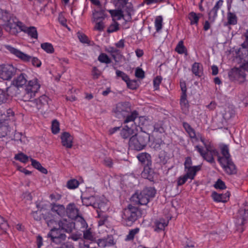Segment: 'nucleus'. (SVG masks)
<instances>
[{
    "mask_svg": "<svg viewBox=\"0 0 248 248\" xmlns=\"http://www.w3.org/2000/svg\"><path fill=\"white\" fill-rule=\"evenodd\" d=\"M58 228L67 233H71L75 228V223L69 219L62 218L58 221Z\"/></svg>",
    "mask_w": 248,
    "mask_h": 248,
    "instance_id": "nucleus-12",
    "label": "nucleus"
},
{
    "mask_svg": "<svg viewBox=\"0 0 248 248\" xmlns=\"http://www.w3.org/2000/svg\"><path fill=\"white\" fill-rule=\"evenodd\" d=\"M162 80V78L160 77L157 76L156 77L153 81L154 86L155 90H157L158 89L159 86L161 83Z\"/></svg>",
    "mask_w": 248,
    "mask_h": 248,
    "instance_id": "nucleus-59",
    "label": "nucleus"
},
{
    "mask_svg": "<svg viewBox=\"0 0 248 248\" xmlns=\"http://www.w3.org/2000/svg\"><path fill=\"white\" fill-rule=\"evenodd\" d=\"M101 75V72L96 67H93L92 71V75L94 79L99 78Z\"/></svg>",
    "mask_w": 248,
    "mask_h": 248,
    "instance_id": "nucleus-53",
    "label": "nucleus"
},
{
    "mask_svg": "<svg viewBox=\"0 0 248 248\" xmlns=\"http://www.w3.org/2000/svg\"><path fill=\"white\" fill-rule=\"evenodd\" d=\"M93 15L94 21L102 20L106 16L104 10L101 9L100 7H98L94 10Z\"/></svg>",
    "mask_w": 248,
    "mask_h": 248,
    "instance_id": "nucleus-26",
    "label": "nucleus"
},
{
    "mask_svg": "<svg viewBox=\"0 0 248 248\" xmlns=\"http://www.w3.org/2000/svg\"><path fill=\"white\" fill-rule=\"evenodd\" d=\"M0 112H1L0 113L5 117L4 119H2V121L10 119L11 117L13 118L14 116V112L10 108L6 109L2 107L0 108Z\"/></svg>",
    "mask_w": 248,
    "mask_h": 248,
    "instance_id": "nucleus-29",
    "label": "nucleus"
},
{
    "mask_svg": "<svg viewBox=\"0 0 248 248\" xmlns=\"http://www.w3.org/2000/svg\"><path fill=\"white\" fill-rule=\"evenodd\" d=\"M83 232V237L85 239L89 240L90 241L94 240V236L91 231V229H85L82 231Z\"/></svg>",
    "mask_w": 248,
    "mask_h": 248,
    "instance_id": "nucleus-45",
    "label": "nucleus"
},
{
    "mask_svg": "<svg viewBox=\"0 0 248 248\" xmlns=\"http://www.w3.org/2000/svg\"><path fill=\"white\" fill-rule=\"evenodd\" d=\"M187 95H181L180 100L181 108L186 113L189 107L188 101L186 99Z\"/></svg>",
    "mask_w": 248,
    "mask_h": 248,
    "instance_id": "nucleus-34",
    "label": "nucleus"
},
{
    "mask_svg": "<svg viewBox=\"0 0 248 248\" xmlns=\"http://www.w3.org/2000/svg\"><path fill=\"white\" fill-rule=\"evenodd\" d=\"M40 88V84L37 79L29 80L26 86L23 99L24 101H29L32 98Z\"/></svg>",
    "mask_w": 248,
    "mask_h": 248,
    "instance_id": "nucleus-6",
    "label": "nucleus"
},
{
    "mask_svg": "<svg viewBox=\"0 0 248 248\" xmlns=\"http://www.w3.org/2000/svg\"><path fill=\"white\" fill-rule=\"evenodd\" d=\"M41 48L47 53H52L54 49L51 44L49 43H44L41 45Z\"/></svg>",
    "mask_w": 248,
    "mask_h": 248,
    "instance_id": "nucleus-41",
    "label": "nucleus"
},
{
    "mask_svg": "<svg viewBox=\"0 0 248 248\" xmlns=\"http://www.w3.org/2000/svg\"><path fill=\"white\" fill-rule=\"evenodd\" d=\"M7 48L11 53L14 54L24 62L31 61L32 65L37 67H40L41 65V61L36 57H32L9 46H7Z\"/></svg>",
    "mask_w": 248,
    "mask_h": 248,
    "instance_id": "nucleus-7",
    "label": "nucleus"
},
{
    "mask_svg": "<svg viewBox=\"0 0 248 248\" xmlns=\"http://www.w3.org/2000/svg\"><path fill=\"white\" fill-rule=\"evenodd\" d=\"M234 114V111L232 109L227 108H225L222 113V117L224 120H228L232 117Z\"/></svg>",
    "mask_w": 248,
    "mask_h": 248,
    "instance_id": "nucleus-38",
    "label": "nucleus"
},
{
    "mask_svg": "<svg viewBox=\"0 0 248 248\" xmlns=\"http://www.w3.org/2000/svg\"><path fill=\"white\" fill-rule=\"evenodd\" d=\"M79 214V210L75 203L68 204L66 208L65 215L72 219L76 218Z\"/></svg>",
    "mask_w": 248,
    "mask_h": 248,
    "instance_id": "nucleus-17",
    "label": "nucleus"
},
{
    "mask_svg": "<svg viewBox=\"0 0 248 248\" xmlns=\"http://www.w3.org/2000/svg\"><path fill=\"white\" fill-rule=\"evenodd\" d=\"M31 161L32 166L34 168L37 169L44 174H46L47 173L46 169L42 167L41 164L38 161L32 158H31Z\"/></svg>",
    "mask_w": 248,
    "mask_h": 248,
    "instance_id": "nucleus-37",
    "label": "nucleus"
},
{
    "mask_svg": "<svg viewBox=\"0 0 248 248\" xmlns=\"http://www.w3.org/2000/svg\"><path fill=\"white\" fill-rule=\"evenodd\" d=\"M97 243L100 247L104 248L108 246L107 240L105 239H99Z\"/></svg>",
    "mask_w": 248,
    "mask_h": 248,
    "instance_id": "nucleus-64",
    "label": "nucleus"
},
{
    "mask_svg": "<svg viewBox=\"0 0 248 248\" xmlns=\"http://www.w3.org/2000/svg\"><path fill=\"white\" fill-rule=\"evenodd\" d=\"M149 140V137L146 133L135 134L130 138L129 147L134 150L140 151L142 150Z\"/></svg>",
    "mask_w": 248,
    "mask_h": 248,
    "instance_id": "nucleus-5",
    "label": "nucleus"
},
{
    "mask_svg": "<svg viewBox=\"0 0 248 248\" xmlns=\"http://www.w3.org/2000/svg\"><path fill=\"white\" fill-rule=\"evenodd\" d=\"M215 187L216 188L223 189L226 188V186L224 182H223L220 179H218L216 184H215Z\"/></svg>",
    "mask_w": 248,
    "mask_h": 248,
    "instance_id": "nucleus-57",
    "label": "nucleus"
},
{
    "mask_svg": "<svg viewBox=\"0 0 248 248\" xmlns=\"http://www.w3.org/2000/svg\"><path fill=\"white\" fill-rule=\"evenodd\" d=\"M106 51L108 53L110 54L112 58L115 61L117 62V57L116 55L122 56L121 51L114 47L109 46L107 49H106Z\"/></svg>",
    "mask_w": 248,
    "mask_h": 248,
    "instance_id": "nucleus-31",
    "label": "nucleus"
},
{
    "mask_svg": "<svg viewBox=\"0 0 248 248\" xmlns=\"http://www.w3.org/2000/svg\"><path fill=\"white\" fill-rule=\"evenodd\" d=\"M202 70V65L199 62H194L192 66V72L196 76L201 77Z\"/></svg>",
    "mask_w": 248,
    "mask_h": 248,
    "instance_id": "nucleus-32",
    "label": "nucleus"
},
{
    "mask_svg": "<svg viewBox=\"0 0 248 248\" xmlns=\"http://www.w3.org/2000/svg\"><path fill=\"white\" fill-rule=\"evenodd\" d=\"M201 165L194 166L191 168H187L186 171V176L191 180L195 178L198 171L201 170Z\"/></svg>",
    "mask_w": 248,
    "mask_h": 248,
    "instance_id": "nucleus-24",
    "label": "nucleus"
},
{
    "mask_svg": "<svg viewBox=\"0 0 248 248\" xmlns=\"http://www.w3.org/2000/svg\"><path fill=\"white\" fill-rule=\"evenodd\" d=\"M139 160L146 165H151L152 161L151 155L147 153H142L137 155Z\"/></svg>",
    "mask_w": 248,
    "mask_h": 248,
    "instance_id": "nucleus-28",
    "label": "nucleus"
},
{
    "mask_svg": "<svg viewBox=\"0 0 248 248\" xmlns=\"http://www.w3.org/2000/svg\"><path fill=\"white\" fill-rule=\"evenodd\" d=\"M8 228V224L4 220L3 218L0 216V229L5 232Z\"/></svg>",
    "mask_w": 248,
    "mask_h": 248,
    "instance_id": "nucleus-54",
    "label": "nucleus"
},
{
    "mask_svg": "<svg viewBox=\"0 0 248 248\" xmlns=\"http://www.w3.org/2000/svg\"><path fill=\"white\" fill-rule=\"evenodd\" d=\"M78 36L80 41L82 43H87L89 41L88 37L84 34L78 33Z\"/></svg>",
    "mask_w": 248,
    "mask_h": 248,
    "instance_id": "nucleus-62",
    "label": "nucleus"
},
{
    "mask_svg": "<svg viewBox=\"0 0 248 248\" xmlns=\"http://www.w3.org/2000/svg\"><path fill=\"white\" fill-rule=\"evenodd\" d=\"M248 218V206L240 208L236 216L235 223L239 226L238 230L241 232L244 231V229L241 226L243 225Z\"/></svg>",
    "mask_w": 248,
    "mask_h": 248,
    "instance_id": "nucleus-11",
    "label": "nucleus"
},
{
    "mask_svg": "<svg viewBox=\"0 0 248 248\" xmlns=\"http://www.w3.org/2000/svg\"><path fill=\"white\" fill-rule=\"evenodd\" d=\"M134 133V130L131 128L125 126L121 131V136L123 139H126L129 138Z\"/></svg>",
    "mask_w": 248,
    "mask_h": 248,
    "instance_id": "nucleus-33",
    "label": "nucleus"
},
{
    "mask_svg": "<svg viewBox=\"0 0 248 248\" xmlns=\"http://www.w3.org/2000/svg\"><path fill=\"white\" fill-rule=\"evenodd\" d=\"M230 193L227 191L225 193L218 194L216 192H213L212 197L213 200L217 202H226L230 197Z\"/></svg>",
    "mask_w": 248,
    "mask_h": 248,
    "instance_id": "nucleus-23",
    "label": "nucleus"
},
{
    "mask_svg": "<svg viewBox=\"0 0 248 248\" xmlns=\"http://www.w3.org/2000/svg\"><path fill=\"white\" fill-rule=\"evenodd\" d=\"M8 128L5 125H2L0 127V137H4L7 135Z\"/></svg>",
    "mask_w": 248,
    "mask_h": 248,
    "instance_id": "nucleus-61",
    "label": "nucleus"
},
{
    "mask_svg": "<svg viewBox=\"0 0 248 248\" xmlns=\"http://www.w3.org/2000/svg\"><path fill=\"white\" fill-rule=\"evenodd\" d=\"M51 211L56 213L60 217H64L65 215L66 208L64 205L52 202L50 204Z\"/></svg>",
    "mask_w": 248,
    "mask_h": 248,
    "instance_id": "nucleus-22",
    "label": "nucleus"
},
{
    "mask_svg": "<svg viewBox=\"0 0 248 248\" xmlns=\"http://www.w3.org/2000/svg\"><path fill=\"white\" fill-rule=\"evenodd\" d=\"M127 87L131 89L134 90L137 88V82L135 80H130L129 78L127 81H125Z\"/></svg>",
    "mask_w": 248,
    "mask_h": 248,
    "instance_id": "nucleus-50",
    "label": "nucleus"
},
{
    "mask_svg": "<svg viewBox=\"0 0 248 248\" xmlns=\"http://www.w3.org/2000/svg\"><path fill=\"white\" fill-rule=\"evenodd\" d=\"M62 231L60 228L54 227L48 233L47 237L50 238L51 241L56 244H62L66 238V235Z\"/></svg>",
    "mask_w": 248,
    "mask_h": 248,
    "instance_id": "nucleus-9",
    "label": "nucleus"
},
{
    "mask_svg": "<svg viewBox=\"0 0 248 248\" xmlns=\"http://www.w3.org/2000/svg\"><path fill=\"white\" fill-rule=\"evenodd\" d=\"M120 29L119 24L113 20L112 23L108 26L107 31L108 33H112L118 31Z\"/></svg>",
    "mask_w": 248,
    "mask_h": 248,
    "instance_id": "nucleus-39",
    "label": "nucleus"
},
{
    "mask_svg": "<svg viewBox=\"0 0 248 248\" xmlns=\"http://www.w3.org/2000/svg\"><path fill=\"white\" fill-rule=\"evenodd\" d=\"M28 81V76L25 73H20L12 81V84L17 87H22Z\"/></svg>",
    "mask_w": 248,
    "mask_h": 248,
    "instance_id": "nucleus-18",
    "label": "nucleus"
},
{
    "mask_svg": "<svg viewBox=\"0 0 248 248\" xmlns=\"http://www.w3.org/2000/svg\"><path fill=\"white\" fill-rule=\"evenodd\" d=\"M140 229L138 228L131 230L127 235L125 240L127 241L132 240L135 235L139 232Z\"/></svg>",
    "mask_w": 248,
    "mask_h": 248,
    "instance_id": "nucleus-47",
    "label": "nucleus"
},
{
    "mask_svg": "<svg viewBox=\"0 0 248 248\" xmlns=\"http://www.w3.org/2000/svg\"><path fill=\"white\" fill-rule=\"evenodd\" d=\"M95 22H96V24L94 27L95 29L99 31H103L104 28V25L102 20Z\"/></svg>",
    "mask_w": 248,
    "mask_h": 248,
    "instance_id": "nucleus-60",
    "label": "nucleus"
},
{
    "mask_svg": "<svg viewBox=\"0 0 248 248\" xmlns=\"http://www.w3.org/2000/svg\"><path fill=\"white\" fill-rule=\"evenodd\" d=\"M229 76L231 78L236 80L240 82H243L245 80L246 74L244 71L240 68H234L232 69Z\"/></svg>",
    "mask_w": 248,
    "mask_h": 248,
    "instance_id": "nucleus-16",
    "label": "nucleus"
},
{
    "mask_svg": "<svg viewBox=\"0 0 248 248\" xmlns=\"http://www.w3.org/2000/svg\"><path fill=\"white\" fill-rule=\"evenodd\" d=\"M116 75L117 78H121L125 82L128 80L129 77L123 71L117 69L116 70Z\"/></svg>",
    "mask_w": 248,
    "mask_h": 248,
    "instance_id": "nucleus-51",
    "label": "nucleus"
},
{
    "mask_svg": "<svg viewBox=\"0 0 248 248\" xmlns=\"http://www.w3.org/2000/svg\"><path fill=\"white\" fill-rule=\"evenodd\" d=\"M163 18L161 16H158L155 18V25L156 31H159L162 28Z\"/></svg>",
    "mask_w": 248,
    "mask_h": 248,
    "instance_id": "nucleus-44",
    "label": "nucleus"
},
{
    "mask_svg": "<svg viewBox=\"0 0 248 248\" xmlns=\"http://www.w3.org/2000/svg\"><path fill=\"white\" fill-rule=\"evenodd\" d=\"M49 198L53 201L52 202L54 203L61 199V195L57 193L52 194L50 195Z\"/></svg>",
    "mask_w": 248,
    "mask_h": 248,
    "instance_id": "nucleus-63",
    "label": "nucleus"
},
{
    "mask_svg": "<svg viewBox=\"0 0 248 248\" xmlns=\"http://www.w3.org/2000/svg\"><path fill=\"white\" fill-rule=\"evenodd\" d=\"M219 164L228 174H234L237 172L236 167L232 159L225 161L221 160Z\"/></svg>",
    "mask_w": 248,
    "mask_h": 248,
    "instance_id": "nucleus-13",
    "label": "nucleus"
},
{
    "mask_svg": "<svg viewBox=\"0 0 248 248\" xmlns=\"http://www.w3.org/2000/svg\"><path fill=\"white\" fill-rule=\"evenodd\" d=\"M51 130L52 132L54 134H57L59 132V123L57 120H54L52 121Z\"/></svg>",
    "mask_w": 248,
    "mask_h": 248,
    "instance_id": "nucleus-48",
    "label": "nucleus"
},
{
    "mask_svg": "<svg viewBox=\"0 0 248 248\" xmlns=\"http://www.w3.org/2000/svg\"><path fill=\"white\" fill-rule=\"evenodd\" d=\"M175 50L179 54H183L186 52V49L184 45L183 41L181 40L179 42L175 48Z\"/></svg>",
    "mask_w": 248,
    "mask_h": 248,
    "instance_id": "nucleus-46",
    "label": "nucleus"
},
{
    "mask_svg": "<svg viewBox=\"0 0 248 248\" xmlns=\"http://www.w3.org/2000/svg\"><path fill=\"white\" fill-rule=\"evenodd\" d=\"M223 0H218L208 13L209 19L211 22H214L217 16V11L221 8L223 4Z\"/></svg>",
    "mask_w": 248,
    "mask_h": 248,
    "instance_id": "nucleus-19",
    "label": "nucleus"
},
{
    "mask_svg": "<svg viewBox=\"0 0 248 248\" xmlns=\"http://www.w3.org/2000/svg\"><path fill=\"white\" fill-rule=\"evenodd\" d=\"M135 76L140 78H143L145 77L144 72L143 70L140 68H137L135 71Z\"/></svg>",
    "mask_w": 248,
    "mask_h": 248,
    "instance_id": "nucleus-56",
    "label": "nucleus"
},
{
    "mask_svg": "<svg viewBox=\"0 0 248 248\" xmlns=\"http://www.w3.org/2000/svg\"><path fill=\"white\" fill-rule=\"evenodd\" d=\"M200 140L203 143L205 150L203 147L197 145L195 146L196 150L200 154L202 158L210 164H215L214 155L217 154V150L215 148L210 142L205 141V139L201 137Z\"/></svg>",
    "mask_w": 248,
    "mask_h": 248,
    "instance_id": "nucleus-2",
    "label": "nucleus"
},
{
    "mask_svg": "<svg viewBox=\"0 0 248 248\" xmlns=\"http://www.w3.org/2000/svg\"><path fill=\"white\" fill-rule=\"evenodd\" d=\"M183 126L185 130L188 134L190 138L191 139L192 141H198V138L196 134L195 130L189 124L186 122H183Z\"/></svg>",
    "mask_w": 248,
    "mask_h": 248,
    "instance_id": "nucleus-25",
    "label": "nucleus"
},
{
    "mask_svg": "<svg viewBox=\"0 0 248 248\" xmlns=\"http://www.w3.org/2000/svg\"><path fill=\"white\" fill-rule=\"evenodd\" d=\"M228 23L235 25L237 23V17L235 14L229 12L227 14Z\"/></svg>",
    "mask_w": 248,
    "mask_h": 248,
    "instance_id": "nucleus-42",
    "label": "nucleus"
},
{
    "mask_svg": "<svg viewBox=\"0 0 248 248\" xmlns=\"http://www.w3.org/2000/svg\"><path fill=\"white\" fill-rule=\"evenodd\" d=\"M81 199L83 204L86 206H92L93 207H96L98 204V197L93 195L88 196L86 193H85L82 195Z\"/></svg>",
    "mask_w": 248,
    "mask_h": 248,
    "instance_id": "nucleus-14",
    "label": "nucleus"
},
{
    "mask_svg": "<svg viewBox=\"0 0 248 248\" xmlns=\"http://www.w3.org/2000/svg\"><path fill=\"white\" fill-rule=\"evenodd\" d=\"M192 161L191 157H186V159H185V163H184L185 170H186L187 168L192 167L193 166H192Z\"/></svg>",
    "mask_w": 248,
    "mask_h": 248,
    "instance_id": "nucleus-58",
    "label": "nucleus"
},
{
    "mask_svg": "<svg viewBox=\"0 0 248 248\" xmlns=\"http://www.w3.org/2000/svg\"><path fill=\"white\" fill-rule=\"evenodd\" d=\"M168 225L167 223L164 219H160L156 223V229L159 230H163Z\"/></svg>",
    "mask_w": 248,
    "mask_h": 248,
    "instance_id": "nucleus-52",
    "label": "nucleus"
},
{
    "mask_svg": "<svg viewBox=\"0 0 248 248\" xmlns=\"http://www.w3.org/2000/svg\"><path fill=\"white\" fill-rule=\"evenodd\" d=\"M201 14H197L194 12H190L188 16V18L190 21L191 25H197L199 20L200 16Z\"/></svg>",
    "mask_w": 248,
    "mask_h": 248,
    "instance_id": "nucleus-36",
    "label": "nucleus"
},
{
    "mask_svg": "<svg viewBox=\"0 0 248 248\" xmlns=\"http://www.w3.org/2000/svg\"><path fill=\"white\" fill-rule=\"evenodd\" d=\"M219 149L221 152V155H220L218 151L217 155H214V156H217V161L219 163H220V161L221 160L225 161L232 159L231 155L229 153V148L228 145L226 144L220 145Z\"/></svg>",
    "mask_w": 248,
    "mask_h": 248,
    "instance_id": "nucleus-15",
    "label": "nucleus"
},
{
    "mask_svg": "<svg viewBox=\"0 0 248 248\" xmlns=\"http://www.w3.org/2000/svg\"><path fill=\"white\" fill-rule=\"evenodd\" d=\"M141 211L137 207L129 204L122 212V222L126 226H131L141 217Z\"/></svg>",
    "mask_w": 248,
    "mask_h": 248,
    "instance_id": "nucleus-3",
    "label": "nucleus"
},
{
    "mask_svg": "<svg viewBox=\"0 0 248 248\" xmlns=\"http://www.w3.org/2000/svg\"><path fill=\"white\" fill-rule=\"evenodd\" d=\"M42 216L48 226L51 227L55 223V221L53 219V215L50 212L42 214Z\"/></svg>",
    "mask_w": 248,
    "mask_h": 248,
    "instance_id": "nucleus-35",
    "label": "nucleus"
},
{
    "mask_svg": "<svg viewBox=\"0 0 248 248\" xmlns=\"http://www.w3.org/2000/svg\"><path fill=\"white\" fill-rule=\"evenodd\" d=\"M62 145L67 148H71L73 146V138L68 132H63L61 136Z\"/></svg>",
    "mask_w": 248,
    "mask_h": 248,
    "instance_id": "nucleus-21",
    "label": "nucleus"
},
{
    "mask_svg": "<svg viewBox=\"0 0 248 248\" xmlns=\"http://www.w3.org/2000/svg\"><path fill=\"white\" fill-rule=\"evenodd\" d=\"M188 179V178L186 176V175H184L183 176H181L178 178L177 179V186H181L184 185L186 181Z\"/></svg>",
    "mask_w": 248,
    "mask_h": 248,
    "instance_id": "nucleus-55",
    "label": "nucleus"
},
{
    "mask_svg": "<svg viewBox=\"0 0 248 248\" xmlns=\"http://www.w3.org/2000/svg\"><path fill=\"white\" fill-rule=\"evenodd\" d=\"M151 165H146L144 167V169L141 172V176L143 178L150 179L152 177L153 170L150 168Z\"/></svg>",
    "mask_w": 248,
    "mask_h": 248,
    "instance_id": "nucleus-30",
    "label": "nucleus"
},
{
    "mask_svg": "<svg viewBox=\"0 0 248 248\" xmlns=\"http://www.w3.org/2000/svg\"><path fill=\"white\" fill-rule=\"evenodd\" d=\"M21 31L27 33L31 38H38V32L36 28L35 27H26L24 26L21 28Z\"/></svg>",
    "mask_w": 248,
    "mask_h": 248,
    "instance_id": "nucleus-27",
    "label": "nucleus"
},
{
    "mask_svg": "<svg viewBox=\"0 0 248 248\" xmlns=\"http://www.w3.org/2000/svg\"><path fill=\"white\" fill-rule=\"evenodd\" d=\"M156 190L150 187L143 189L140 193H136L131 198L132 201L140 205H146L155 195Z\"/></svg>",
    "mask_w": 248,
    "mask_h": 248,
    "instance_id": "nucleus-4",
    "label": "nucleus"
},
{
    "mask_svg": "<svg viewBox=\"0 0 248 248\" xmlns=\"http://www.w3.org/2000/svg\"><path fill=\"white\" fill-rule=\"evenodd\" d=\"M14 158L23 163H26L29 161V157L23 153H20L15 155Z\"/></svg>",
    "mask_w": 248,
    "mask_h": 248,
    "instance_id": "nucleus-40",
    "label": "nucleus"
},
{
    "mask_svg": "<svg viewBox=\"0 0 248 248\" xmlns=\"http://www.w3.org/2000/svg\"><path fill=\"white\" fill-rule=\"evenodd\" d=\"M113 111L119 118L125 117L124 123L134 122L139 115L137 111H131V105L128 102H121L117 103Z\"/></svg>",
    "mask_w": 248,
    "mask_h": 248,
    "instance_id": "nucleus-1",
    "label": "nucleus"
},
{
    "mask_svg": "<svg viewBox=\"0 0 248 248\" xmlns=\"http://www.w3.org/2000/svg\"><path fill=\"white\" fill-rule=\"evenodd\" d=\"M98 60L101 63H104L106 64H109L111 62V59L105 53H101L98 57Z\"/></svg>",
    "mask_w": 248,
    "mask_h": 248,
    "instance_id": "nucleus-43",
    "label": "nucleus"
},
{
    "mask_svg": "<svg viewBox=\"0 0 248 248\" xmlns=\"http://www.w3.org/2000/svg\"><path fill=\"white\" fill-rule=\"evenodd\" d=\"M16 68L11 64L0 65V78L9 80L16 75Z\"/></svg>",
    "mask_w": 248,
    "mask_h": 248,
    "instance_id": "nucleus-10",
    "label": "nucleus"
},
{
    "mask_svg": "<svg viewBox=\"0 0 248 248\" xmlns=\"http://www.w3.org/2000/svg\"><path fill=\"white\" fill-rule=\"evenodd\" d=\"M79 185V182L76 179H72L67 183V186L69 189H75Z\"/></svg>",
    "mask_w": 248,
    "mask_h": 248,
    "instance_id": "nucleus-49",
    "label": "nucleus"
},
{
    "mask_svg": "<svg viewBox=\"0 0 248 248\" xmlns=\"http://www.w3.org/2000/svg\"><path fill=\"white\" fill-rule=\"evenodd\" d=\"M2 20L4 22L2 24L4 30L11 34H16L17 32V27L21 24L20 22H17V19L13 17H9L7 15H3Z\"/></svg>",
    "mask_w": 248,
    "mask_h": 248,
    "instance_id": "nucleus-8",
    "label": "nucleus"
},
{
    "mask_svg": "<svg viewBox=\"0 0 248 248\" xmlns=\"http://www.w3.org/2000/svg\"><path fill=\"white\" fill-rule=\"evenodd\" d=\"M48 97L45 95L40 96L38 99H35L33 103L35 104L37 109L43 110L45 108H47L48 106Z\"/></svg>",
    "mask_w": 248,
    "mask_h": 248,
    "instance_id": "nucleus-20",
    "label": "nucleus"
}]
</instances>
